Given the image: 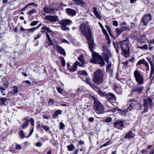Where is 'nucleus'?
Returning a JSON list of instances; mask_svg holds the SVG:
<instances>
[{"instance_id":"nucleus-10","label":"nucleus","mask_w":154,"mask_h":154,"mask_svg":"<svg viewBox=\"0 0 154 154\" xmlns=\"http://www.w3.org/2000/svg\"><path fill=\"white\" fill-rule=\"evenodd\" d=\"M72 23V21L69 19H62L59 21V24L63 26H66Z\"/></svg>"},{"instance_id":"nucleus-33","label":"nucleus","mask_w":154,"mask_h":154,"mask_svg":"<svg viewBox=\"0 0 154 154\" xmlns=\"http://www.w3.org/2000/svg\"><path fill=\"white\" fill-rule=\"evenodd\" d=\"M113 45L115 49H116L117 53H118L119 52L118 44V42H114L113 43Z\"/></svg>"},{"instance_id":"nucleus-48","label":"nucleus","mask_w":154,"mask_h":154,"mask_svg":"<svg viewBox=\"0 0 154 154\" xmlns=\"http://www.w3.org/2000/svg\"><path fill=\"white\" fill-rule=\"evenodd\" d=\"M38 23V21H34L32 22L30 24V26H35Z\"/></svg>"},{"instance_id":"nucleus-44","label":"nucleus","mask_w":154,"mask_h":154,"mask_svg":"<svg viewBox=\"0 0 154 154\" xmlns=\"http://www.w3.org/2000/svg\"><path fill=\"white\" fill-rule=\"evenodd\" d=\"M104 122L107 123L111 122L112 121V118L110 117H108L106 118Z\"/></svg>"},{"instance_id":"nucleus-63","label":"nucleus","mask_w":154,"mask_h":154,"mask_svg":"<svg viewBox=\"0 0 154 154\" xmlns=\"http://www.w3.org/2000/svg\"><path fill=\"white\" fill-rule=\"evenodd\" d=\"M42 145V143L40 142H38L36 144V146H37L40 147Z\"/></svg>"},{"instance_id":"nucleus-59","label":"nucleus","mask_w":154,"mask_h":154,"mask_svg":"<svg viewBox=\"0 0 154 154\" xmlns=\"http://www.w3.org/2000/svg\"><path fill=\"white\" fill-rule=\"evenodd\" d=\"M48 43L49 44V45H53V43L52 41L51 40V39L48 40Z\"/></svg>"},{"instance_id":"nucleus-53","label":"nucleus","mask_w":154,"mask_h":154,"mask_svg":"<svg viewBox=\"0 0 154 154\" xmlns=\"http://www.w3.org/2000/svg\"><path fill=\"white\" fill-rule=\"evenodd\" d=\"M57 91L60 93H62L63 92V89L61 88L57 87Z\"/></svg>"},{"instance_id":"nucleus-9","label":"nucleus","mask_w":154,"mask_h":154,"mask_svg":"<svg viewBox=\"0 0 154 154\" xmlns=\"http://www.w3.org/2000/svg\"><path fill=\"white\" fill-rule=\"evenodd\" d=\"M114 127L119 130H122L123 127V121L120 120H116L114 122Z\"/></svg>"},{"instance_id":"nucleus-60","label":"nucleus","mask_w":154,"mask_h":154,"mask_svg":"<svg viewBox=\"0 0 154 154\" xmlns=\"http://www.w3.org/2000/svg\"><path fill=\"white\" fill-rule=\"evenodd\" d=\"M15 148L17 149H21V145L19 144H16V145Z\"/></svg>"},{"instance_id":"nucleus-35","label":"nucleus","mask_w":154,"mask_h":154,"mask_svg":"<svg viewBox=\"0 0 154 154\" xmlns=\"http://www.w3.org/2000/svg\"><path fill=\"white\" fill-rule=\"evenodd\" d=\"M82 88H79L76 91L75 93V96L79 94L82 92Z\"/></svg>"},{"instance_id":"nucleus-55","label":"nucleus","mask_w":154,"mask_h":154,"mask_svg":"<svg viewBox=\"0 0 154 154\" xmlns=\"http://www.w3.org/2000/svg\"><path fill=\"white\" fill-rule=\"evenodd\" d=\"M37 29L36 28V27H34V28H32L30 29H27V30L29 31H31L32 32H33L35 30Z\"/></svg>"},{"instance_id":"nucleus-17","label":"nucleus","mask_w":154,"mask_h":154,"mask_svg":"<svg viewBox=\"0 0 154 154\" xmlns=\"http://www.w3.org/2000/svg\"><path fill=\"white\" fill-rule=\"evenodd\" d=\"M55 48L59 53L63 55H66V54L64 50L60 46L56 45L55 46Z\"/></svg>"},{"instance_id":"nucleus-8","label":"nucleus","mask_w":154,"mask_h":154,"mask_svg":"<svg viewBox=\"0 0 154 154\" xmlns=\"http://www.w3.org/2000/svg\"><path fill=\"white\" fill-rule=\"evenodd\" d=\"M151 20V15L150 14H148L144 16L142 19L141 23L143 26H146Z\"/></svg>"},{"instance_id":"nucleus-32","label":"nucleus","mask_w":154,"mask_h":154,"mask_svg":"<svg viewBox=\"0 0 154 154\" xmlns=\"http://www.w3.org/2000/svg\"><path fill=\"white\" fill-rule=\"evenodd\" d=\"M29 123L28 121H25L22 125V128L23 129H25L27 128L28 125Z\"/></svg>"},{"instance_id":"nucleus-15","label":"nucleus","mask_w":154,"mask_h":154,"mask_svg":"<svg viewBox=\"0 0 154 154\" xmlns=\"http://www.w3.org/2000/svg\"><path fill=\"white\" fill-rule=\"evenodd\" d=\"M152 100L149 97L147 99H144L143 100V106H147L150 107L152 105Z\"/></svg>"},{"instance_id":"nucleus-36","label":"nucleus","mask_w":154,"mask_h":154,"mask_svg":"<svg viewBox=\"0 0 154 154\" xmlns=\"http://www.w3.org/2000/svg\"><path fill=\"white\" fill-rule=\"evenodd\" d=\"M60 58L61 59V64L62 66L64 67L66 65V62L63 58L60 57Z\"/></svg>"},{"instance_id":"nucleus-62","label":"nucleus","mask_w":154,"mask_h":154,"mask_svg":"<svg viewBox=\"0 0 154 154\" xmlns=\"http://www.w3.org/2000/svg\"><path fill=\"white\" fill-rule=\"evenodd\" d=\"M79 151V148H78L75 149L74 152L71 154H77Z\"/></svg>"},{"instance_id":"nucleus-1","label":"nucleus","mask_w":154,"mask_h":154,"mask_svg":"<svg viewBox=\"0 0 154 154\" xmlns=\"http://www.w3.org/2000/svg\"><path fill=\"white\" fill-rule=\"evenodd\" d=\"M80 29L81 32L87 39L89 48L91 51L92 53V55L94 60H97L98 63L101 66H103L105 63L103 60L102 56H101L95 53H93L94 46V41L91 38V30L88 26L85 23H82L80 25Z\"/></svg>"},{"instance_id":"nucleus-64","label":"nucleus","mask_w":154,"mask_h":154,"mask_svg":"<svg viewBox=\"0 0 154 154\" xmlns=\"http://www.w3.org/2000/svg\"><path fill=\"white\" fill-rule=\"evenodd\" d=\"M94 120V119L92 117H89L88 119V121L90 122H93Z\"/></svg>"},{"instance_id":"nucleus-12","label":"nucleus","mask_w":154,"mask_h":154,"mask_svg":"<svg viewBox=\"0 0 154 154\" xmlns=\"http://www.w3.org/2000/svg\"><path fill=\"white\" fill-rule=\"evenodd\" d=\"M43 11L46 13L50 14H54L55 13L54 8H50L49 7L46 6L44 8Z\"/></svg>"},{"instance_id":"nucleus-37","label":"nucleus","mask_w":154,"mask_h":154,"mask_svg":"<svg viewBox=\"0 0 154 154\" xmlns=\"http://www.w3.org/2000/svg\"><path fill=\"white\" fill-rule=\"evenodd\" d=\"M78 60L83 64H85V61L83 59V57L82 55L81 56L78 57Z\"/></svg>"},{"instance_id":"nucleus-25","label":"nucleus","mask_w":154,"mask_h":154,"mask_svg":"<svg viewBox=\"0 0 154 154\" xmlns=\"http://www.w3.org/2000/svg\"><path fill=\"white\" fill-rule=\"evenodd\" d=\"M93 12L96 17L100 19H101V17L99 15V12L97 10V8L95 7H94L93 8Z\"/></svg>"},{"instance_id":"nucleus-45","label":"nucleus","mask_w":154,"mask_h":154,"mask_svg":"<svg viewBox=\"0 0 154 154\" xmlns=\"http://www.w3.org/2000/svg\"><path fill=\"white\" fill-rule=\"evenodd\" d=\"M42 127L43 128L45 131H48L50 129V128L46 125H42Z\"/></svg>"},{"instance_id":"nucleus-14","label":"nucleus","mask_w":154,"mask_h":154,"mask_svg":"<svg viewBox=\"0 0 154 154\" xmlns=\"http://www.w3.org/2000/svg\"><path fill=\"white\" fill-rule=\"evenodd\" d=\"M141 64H143L146 67V71L149 70V64L144 59H142L139 60L137 64V66L140 65Z\"/></svg>"},{"instance_id":"nucleus-27","label":"nucleus","mask_w":154,"mask_h":154,"mask_svg":"<svg viewBox=\"0 0 154 154\" xmlns=\"http://www.w3.org/2000/svg\"><path fill=\"white\" fill-rule=\"evenodd\" d=\"M77 66L74 63L72 66L69 69V70H70L71 72H73L76 71L77 69Z\"/></svg>"},{"instance_id":"nucleus-47","label":"nucleus","mask_w":154,"mask_h":154,"mask_svg":"<svg viewBox=\"0 0 154 154\" xmlns=\"http://www.w3.org/2000/svg\"><path fill=\"white\" fill-rule=\"evenodd\" d=\"M23 83L24 84L25 83L26 84H25L26 86H29L31 84V82L28 80L24 81L23 82Z\"/></svg>"},{"instance_id":"nucleus-52","label":"nucleus","mask_w":154,"mask_h":154,"mask_svg":"<svg viewBox=\"0 0 154 154\" xmlns=\"http://www.w3.org/2000/svg\"><path fill=\"white\" fill-rule=\"evenodd\" d=\"M65 126V125L63 122H61L60 123V129H63L64 128Z\"/></svg>"},{"instance_id":"nucleus-7","label":"nucleus","mask_w":154,"mask_h":154,"mask_svg":"<svg viewBox=\"0 0 154 154\" xmlns=\"http://www.w3.org/2000/svg\"><path fill=\"white\" fill-rule=\"evenodd\" d=\"M134 74L136 81L138 84L142 85L144 83V79L139 71L135 70L134 72Z\"/></svg>"},{"instance_id":"nucleus-20","label":"nucleus","mask_w":154,"mask_h":154,"mask_svg":"<svg viewBox=\"0 0 154 154\" xmlns=\"http://www.w3.org/2000/svg\"><path fill=\"white\" fill-rule=\"evenodd\" d=\"M138 40L141 43H145L146 41H148L147 38L146 37L145 35H140L138 38Z\"/></svg>"},{"instance_id":"nucleus-19","label":"nucleus","mask_w":154,"mask_h":154,"mask_svg":"<svg viewBox=\"0 0 154 154\" xmlns=\"http://www.w3.org/2000/svg\"><path fill=\"white\" fill-rule=\"evenodd\" d=\"M144 87L143 86H137L135 87L133 90V92H137L139 94L142 93Z\"/></svg>"},{"instance_id":"nucleus-40","label":"nucleus","mask_w":154,"mask_h":154,"mask_svg":"<svg viewBox=\"0 0 154 154\" xmlns=\"http://www.w3.org/2000/svg\"><path fill=\"white\" fill-rule=\"evenodd\" d=\"M144 110L142 112V114L146 112L148 110V109L150 107L147 106H143Z\"/></svg>"},{"instance_id":"nucleus-49","label":"nucleus","mask_w":154,"mask_h":154,"mask_svg":"<svg viewBox=\"0 0 154 154\" xmlns=\"http://www.w3.org/2000/svg\"><path fill=\"white\" fill-rule=\"evenodd\" d=\"M116 90L117 92H118V94H121L122 91V89L121 88H116Z\"/></svg>"},{"instance_id":"nucleus-3","label":"nucleus","mask_w":154,"mask_h":154,"mask_svg":"<svg viewBox=\"0 0 154 154\" xmlns=\"http://www.w3.org/2000/svg\"><path fill=\"white\" fill-rule=\"evenodd\" d=\"M111 57V54L109 50L107 49H104L102 57H103L105 61L108 63L106 67V72L110 75H112L113 72L111 62L109 61V58Z\"/></svg>"},{"instance_id":"nucleus-2","label":"nucleus","mask_w":154,"mask_h":154,"mask_svg":"<svg viewBox=\"0 0 154 154\" xmlns=\"http://www.w3.org/2000/svg\"><path fill=\"white\" fill-rule=\"evenodd\" d=\"M90 86L93 90L97 91L98 94L108 99L110 103V100H112L114 101H116V97L113 94L111 93H107L106 92H102L99 87H98L93 83Z\"/></svg>"},{"instance_id":"nucleus-4","label":"nucleus","mask_w":154,"mask_h":154,"mask_svg":"<svg viewBox=\"0 0 154 154\" xmlns=\"http://www.w3.org/2000/svg\"><path fill=\"white\" fill-rule=\"evenodd\" d=\"M104 74L100 69H98L94 73L93 80L94 83L97 85L102 83L103 80Z\"/></svg>"},{"instance_id":"nucleus-31","label":"nucleus","mask_w":154,"mask_h":154,"mask_svg":"<svg viewBox=\"0 0 154 154\" xmlns=\"http://www.w3.org/2000/svg\"><path fill=\"white\" fill-rule=\"evenodd\" d=\"M36 12V10L35 9H33L27 12V14L28 15H31Z\"/></svg>"},{"instance_id":"nucleus-11","label":"nucleus","mask_w":154,"mask_h":154,"mask_svg":"<svg viewBox=\"0 0 154 154\" xmlns=\"http://www.w3.org/2000/svg\"><path fill=\"white\" fill-rule=\"evenodd\" d=\"M45 19L51 22H56L58 20V16L57 15H48L45 16Z\"/></svg>"},{"instance_id":"nucleus-18","label":"nucleus","mask_w":154,"mask_h":154,"mask_svg":"<svg viewBox=\"0 0 154 154\" xmlns=\"http://www.w3.org/2000/svg\"><path fill=\"white\" fill-rule=\"evenodd\" d=\"M121 48L122 50L124 49H129L128 45L127 42L125 41H123L120 43Z\"/></svg>"},{"instance_id":"nucleus-54","label":"nucleus","mask_w":154,"mask_h":154,"mask_svg":"<svg viewBox=\"0 0 154 154\" xmlns=\"http://www.w3.org/2000/svg\"><path fill=\"white\" fill-rule=\"evenodd\" d=\"M54 100L52 99H50L48 102V104L51 105L54 103Z\"/></svg>"},{"instance_id":"nucleus-61","label":"nucleus","mask_w":154,"mask_h":154,"mask_svg":"<svg viewBox=\"0 0 154 154\" xmlns=\"http://www.w3.org/2000/svg\"><path fill=\"white\" fill-rule=\"evenodd\" d=\"M109 144V141H108L107 142H106V143H104L101 146V148L103 147L106 146H107Z\"/></svg>"},{"instance_id":"nucleus-46","label":"nucleus","mask_w":154,"mask_h":154,"mask_svg":"<svg viewBox=\"0 0 154 154\" xmlns=\"http://www.w3.org/2000/svg\"><path fill=\"white\" fill-rule=\"evenodd\" d=\"M75 63L77 66H82L85 64H83L81 62H79L78 61H76Z\"/></svg>"},{"instance_id":"nucleus-51","label":"nucleus","mask_w":154,"mask_h":154,"mask_svg":"<svg viewBox=\"0 0 154 154\" xmlns=\"http://www.w3.org/2000/svg\"><path fill=\"white\" fill-rule=\"evenodd\" d=\"M102 30L103 32L104 33V34L105 35L106 37H108L109 36L105 29H103V27L102 28Z\"/></svg>"},{"instance_id":"nucleus-24","label":"nucleus","mask_w":154,"mask_h":154,"mask_svg":"<svg viewBox=\"0 0 154 154\" xmlns=\"http://www.w3.org/2000/svg\"><path fill=\"white\" fill-rule=\"evenodd\" d=\"M148 61L149 62L150 64L151 65V72L150 73V76L151 77L153 74L154 73V66L153 65V63L151 61V60L150 59H148Z\"/></svg>"},{"instance_id":"nucleus-58","label":"nucleus","mask_w":154,"mask_h":154,"mask_svg":"<svg viewBox=\"0 0 154 154\" xmlns=\"http://www.w3.org/2000/svg\"><path fill=\"white\" fill-rule=\"evenodd\" d=\"M147 59L148 60V59H150L151 61L153 64V63H154V56H152V57H151V58L147 57Z\"/></svg>"},{"instance_id":"nucleus-16","label":"nucleus","mask_w":154,"mask_h":154,"mask_svg":"<svg viewBox=\"0 0 154 154\" xmlns=\"http://www.w3.org/2000/svg\"><path fill=\"white\" fill-rule=\"evenodd\" d=\"M65 11L68 15L72 17L75 16L76 14V12L75 10L71 8H66Z\"/></svg>"},{"instance_id":"nucleus-13","label":"nucleus","mask_w":154,"mask_h":154,"mask_svg":"<svg viewBox=\"0 0 154 154\" xmlns=\"http://www.w3.org/2000/svg\"><path fill=\"white\" fill-rule=\"evenodd\" d=\"M69 2V5H72V4H75L77 5L83 6L84 2L82 0H72Z\"/></svg>"},{"instance_id":"nucleus-29","label":"nucleus","mask_w":154,"mask_h":154,"mask_svg":"<svg viewBox=\"0 0 154 154\" xmlns=\"http://www.w3.org/2000/svg\"><path fill=\"white\" fill-rule=\"evenodd\" d=\"M42 29L45 30L48 32H52L51 30L50 29L49 27L45 26H42Z\"/></svg>"},{"instance_id":"nucleus-57","label":"nucleus","mask_w":154,"mask_h":154,"mask_svg":"<svg viewBox=\"0 0 154 154\" xmlns=\"http://www.w3.org/2000/svg\"><path fill=\"white\" fill-rule=\"evenodd\" d=\"M113 25L114 26H117L118 25V23L117 21L114 20L112 21Z\"/></svg>"},{"instance_id":"nucleus-23","label":"nucleus","mask_w":154,"mask_h":154,"mask_svg":"<svg viewBox=\"0 0 154 154\" xmlns=\"http://www.w3.org/2000/svg\"><path fill=\"white\" fill-rule=\"evenodd\" d=\"M61 114V110L57 109L55 111L52 115V118H56L59 116V115Z\"/></svg>"},{"instance_id":"nucleus-30","label":"nucleus","mask_w":154,"mask_h":154,"mask_svg":"<svg viewBox=\"0 0 154 154\" xmlns=\"http://www.w3.org/2000/svg\"><path fill=\"white\" fill-rule=\"evenodd\" d=\"M68 149L69 151H72L75 148L74 146L72 144H71L67 146Z\"/></svg>"},{"instance_id":"nucleus-56","label":"nucleus","mask_w":154,"mask_h":154,"mask_svg":"<svg viewBox=\"0 0 154 154\" xmlns=\"http://www.w3.org/2000/svg\"><path fill=\"white\" fill-rule=\"evenodd\" d=\"M60 27H61V29L62 30H69V28L68 27H66V26H61Z\"/></svg>"},{"instance_id":"nucleus-38","label":"nucleus","mask_w":154,"mask_h":154,"mask_svg":"<svg viewBox=\"0 0 154 154\" xmlns=\"http://www.w3.org/2000/svg\"><path fill=\"white\" fill-rule=\"evenodd\" d=\"M115 30L117 33V37H118L123 31V30L118 28L116 29Z\"/></svg>"},{"instance_id":"nucleus-6","label":"nucleus","mask_w":154,"mask_h":154,"mask_svg":"<svg viewBox=\"0 0 154 154\" xmlns=\"http://www.w3.org/2000/svg\"><path fill=\"white\" fill-rule=\"evenodd\" d=\"M139 105V103L135 101L134 100H131V104L129 105V106L127 109L126 110H122L120 109H119L118 110L119 111L121 112L120 113L121 115H123L126 114L127 113V112L131 110V109H132L134 107V106L137 107V105L138 106Z\"/></svg>"},{"instance_id":"nucleus-26","label":"nucleus","mask_w":154,"mask_h":154,"mask_svg":"<svg viewBox=\"0 0 154 154\" xmlns=\"http://www.w3.org/2000/svg\"><path fill=\"white\" fill-rule=\"evenodd\" d=\"M129 49H124L122 51V54L125 57H127L129 55Z\"/></svg>"},{"instance_id":"nucleus-39","label":"nucleus","mask_w":154,"mask_h":154,"mask_svg":"<svg viewBox=\"0 0 154 154\" xmlns=\"http://www.w3.org/2000/svg\"><path fill=\"white\" fill-rule=\"evenodd\" d=\"M78 74L79 75H86L87 73L86 71L85 70H81L78 72Z\"/></svg>"},{"instance_id":"nucleus-34","label":"nucleus","mask_w":154,"mask_h":154,"mask_svg":"<svg viewBox=\"0 0 154 154\" xmlns=\"http://www.w3.org/2000/svg\"><path fill=\"white\" fill-rule=\"evenodd\" d=\"M137 48L140 49L141 50H147L148 49V46L147 45L145 44L143 46H137Z\"/></svg>"},{"instance_id":"nucleus-21","label":"nucleus","mask_w":154,"mask_h":154,"mask_svg":"<svg viewBox=\"0 0 154 154\" xmlns=\"http://www.w3.org/2000/svg\"><path fill=\"white\" fill-rule=\"evenodd\" d=\"M18 92V88L16 85L14 86L12 89L10 91V93L11 94L14 95Z\"/></svg>"},{"instance_id":"nucleus-5","label":"nucleus","mask_w":154,"mask_h":154,"mask_svg":"<svg viewBox=\"0 0 154 154\" xmlns=\"http://www.w3.org/2000/svg\"><path fill=\"white\" fill-rule=\"evenodd\" d=\"M92 98L94 100V107L95 108L96 112L98 114H102L105 112V108L96 97L93 96Z\"/></svg>"},{"instance_id":"nucleus-43","label":"nucleus","mask_w":154,"mask_h":154,"mask_svg":"<svg viewBox=\"0 0 154 154\" xmlns=\"http://www.w3.org/2000/svg\"><path fill=\"white\" fill-rule=\"evenodd\" d=\"M85 81L86 83L90 86L93 83L91 82L90 79L88 78H86Z\"/></svg>"},{"instance_id":"nucleus-41","label":"nucleus","mask_w":154,"mask_h":154,"mask_svg":"<svg viewBox=\"0 0 154 154\" xmlns=\"http://www.w3.org/2000/svg\"><path fill=\"white\" fill-rule=\"evenodd\" d=\"M5 89V88L1 87L0 86V91L2 94V95H5L6 94V93L4 92V91Z\"/></svg>"},{"instance_id":"nucleus-28","label":"nucleus","mask_w":154,"mask_h":154,"mask_svg":"<svg viewBox=\"0 0 154 154\" xmlns=\"http://www.w3.org/2000/svg\"><path fill=\"white\" fill-rule=\"evenodd\" d=\"M9 99L6 98L5 97H0V102H1V104H2L3 105H5L6 104L5 102L6 101L8 100Z\"/></svg>"},{"instance_id":"nucleus-50","label":"nucleus","mask_w":154,"mask_h":154,"mask_svg":"<svg viewBox=\"0 0 154 154\" xmlns=\"http://www.w3.org/2000/svg\"><path fill=\"white\" fill-rule=\"evenodd\" d=\"M29 122L32 126L34 125V120L32 118H30L29 120Z\"/></svg>"},{"instance_id":"nucleus-22","label":"nucleus","mask_w":154,"mask_h":154,"mask_svg":"<svg viewBox=\"0 0 154 154\" xmlns=\"http://www.w3.org/2000/svg\"><path fill=\"white\" fill-rule=\"evenodd\" d=\"M135 135L132 132L130 131L124 136L125 138H132L134 137Z\"/></svg>"},{"instance_id":"nucleus-42","label":"nucleus","mask_w":154,"mask_h":154,"mask_svg":"<svg viewBox=\"0 0 154 154\" xmlns=\"http://www.w3.org/2000/svg\"><path fill=\"white\" fill-rule=\"evenodd\" d=\"M19 135L21 138H24L25 137V134L22 130H21L19 132Z\"/></svg>"}]
</instances>
